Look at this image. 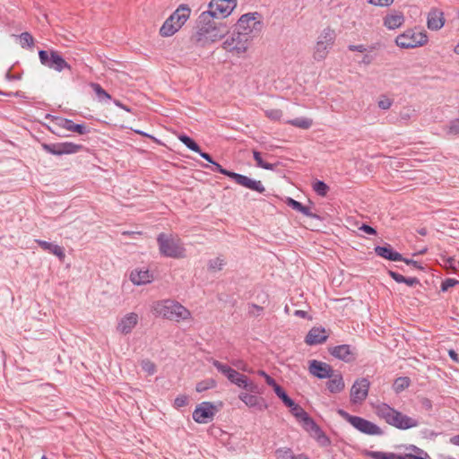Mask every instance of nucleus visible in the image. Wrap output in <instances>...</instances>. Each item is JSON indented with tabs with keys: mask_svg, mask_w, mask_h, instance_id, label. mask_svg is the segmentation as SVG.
Here are the masks:
<instances>
[{
	"mask_svg": "<svg viewBox=\"0 0 459 459\" xmlns=\"http://www.w3.org/2000/svg\"><path fill=\"white\" fill-rule=\"evenodd\" d=\"M374 250L377 255L389 261H400L403 259L402 254L394 250L389 244H385L384 246H377Z\"/></svg>",
	"mask_w": 459,
	"mask_h": 459,
	"instance_id": "25",
	"label": "nucleus"
},
{
	"mask_svg": "<svg viewBox=\"0 0 459 459\" xmlns=\"http://www.w3.org/2000/svg\"><path fill=\"white\" fill-rule=\"evenodd\" d=\"M400 459H426L421 455H416L411 453H406L404 455H400Z\"/></svg>",
	"mask_w": 459,
	"mask_h": 459,
	"instance_id": "57",
	"label": "nucleus"
},
{
	"mask_svg": "<svg viewBox=\"0 0 459 459\" xmlns=\"http://www.w3.org/2000/svg\"><path fill=\"white\" fill-rule=\"evenodd\" d=\"M60 126L71 132L77 133L79 134H86L90 133V129L84 124H75L73 120L64 118Z\"/></svg>",
	"mask_w": 459,
	"mask_h": 459,
	"instance_id": "29",
	"label": "nucleus"
},
{
	"mask_svg": "<svg viewBox=\"0 0 459 459\" xmlns=\"http://www.w3.org/2000/svg\"><path fill=\"white\" fill-rule=\"evenodd\" d=\"M447 133L454 135L459 134V118H455L450 121Z\"/></svg>",
	"mask_w": 459,
	"mask_h": 459,
	"instance_id": "49",
	"label": "nucleus"
},
{
	"mask_svg": "<svg viewBox=\"0 0 459 459\" xmlns=\"http://www.w3.org/2000/svg\"><path fill=\"white\" fill-rule=\"evenodd\" d=\"M188 404V396L186 394H181L176 397L174 400V407L175 408H181L185 407Z\"/></svg>",
	"mask_w": 459,
	"mask_h": 459,
	"instance_id": "48",
	"label": "nucleus"
},
{
	"mask_svg": "<svg viewBox=\"0 0 459 459\" xmlns=\"http://www.w3.org/2000/svg\"><path fill=\"white\" fill-rule=\"evenodd\" d=\"M141 366L143 370L147 372L149 375H153L156 371L154 363L149 359H143L141 363Z\"/></svg>",
	"mask_w": 459,
	"mask_h": 459,
	"instance_id": "46",
	"label": "nucleus"
},
{
	"mask_svg": "<svg viewBox=\"0 0 459 459\" xmlns=\"http://www.w3.org/2000/svg\"><path fill=\"white\" fill-rule=\"evenodd\" d=\"M100 100H111L110 94H108L101 86L97 82H91L90 84Z\"/></svg>",
	"mask_w": 459,
	"mask_h": 459,
	"instance_id": "39",
	"label": "nucleus"
},
{
	"mask_svg": "<svg viewBox=\"0 0 459 459\" xmlns=\"http://www.w3.org/2000/svg\"><path fill=\"white\" fill-rule=\"evenodd\" d=\"M212 364L220 373L224 375L230 383L247 392L259 394L258 385L251 381L246 375L239 373L229 365L223 364L216 359H212Z\"/></svg>",
	"mask_w": 459,
	"mask_h": 459,
	"instance_id": "3",
	"label": "nucleus"
},
{
	"mask_svg": "<svg viewBox=\"0 0 459 459\" xmlns=\"http://www.w3.org/2000/svg\"><path fill=\"white\" fill-rule=\"evenodd\" d=\"M157 243L160 255L165 257L183 258L186 256V249L180 239L172 235L160 233L157 237Z\"/></svg>",
	"mask_w": 459,
	"mask_h": 459,
	"instance_id": "6",
	"label": "nucleus"
},
{
	"mask_svg": "<svg viewBox=\"0 0 459 459\" xmlns=\"http://www.w3.org/2000/svg\"><path fill=\"white\" fill-rule=\"evenodd\" d=\"M290 409L291 414L297 419L298 421H302L308 413L299 404L293 401L292 406H288Z\"/></svg>",
	"mask_w": 459,
	"mask_h": 459,
	"instance_id": "34",
	"label": "nucleus"
},
{
	"mask_svg": "<svg viewBox=\"0 0 459 459\" xmlns=\"http://www.w3.org/2000/svg\"><path fill=\"white\" fill-rule=\"evenodd\" d=\"M263 27L262 15L257 12L241 15L236 24V29L251 41L261 33Z\"/></svg>",
	"mask_w": 459,
	"mask_h": 459,
	"instance_id": "5",
	"label": "nucleus"
},
{
	"mask_svg": "<svg viewBox=\"0 0 459 459\" xmlns=\"http://www.w3.org/2000/svg\"><path fill=\"white\" fill-rule=\"evenodd\" d=\"M368 2L377 6H389L394 0H368Z\"/></svg>",
	"mask_w": 459,
	"mask_h": 459,
	"instance_id": "54",
	"label": "nucleus"
},
{
	"mask_svg": "<svg viewBox=\"0 0 459 459\" xmlns=\"http://www.w3.org/2000/svg\"><path fill=\"white\" fill-rule=\"evenodd\" d=\"M370 382L362 377L355 380L351 388V402L352 403H361L366 400L368 394Z\"/></svg>",
	"mask_w": 459,
	"mask_h": 459,
	"instance_id": "17",
	"label": "nucleus"
},
{
	"mask_svg": "<svg viewBox=\"0 0 459 459\" xmlns=\"http://www.w3.org/2000/svg\"><path fill=\"white\" fill-rule=\"evenodd\" d=\"M214 19L215 17H213V14L209 9L207 11L202 12L197 19V30L199 28L209 27L212 24L216 23Z\"/></svg>",
	"mask_w": 459,
	"mask_h": 459,
	"instance_id": "33",
	"label": "nucleus"
},
{
	"mask_svg": "<svg viewBox=\"0 0 459 459\" xmlns=\"http://www.w3.org/2000/svg\"><path fill=\"white\" fill-rule=\"evenodd\" d=\"M254 393H240L238 399L242 401L249 408H259L261 409V403H264V399L253 394Z\"/></svg>",
	"mask_w": 459,
	"mask_h": 459,
	"instance_id": "30",
	"label": "nucleus"
},
{
	"mask_svg": "<svg viewBox=\"0 0 459 459\" xmlns=\"http://www.w3.org/2000/svg\"><path fill=\"white\" fill-rule=\"evenodd\" d=\"M236 6V0H211L208 9L215 19H223L228 17Z\"/></svg>",
	"mask_w": 459,
	"mask_h": 459,
	"instance_id": "15",
	"label": "nucleus"
},
{
	"mask_svg": "<svg viewBox=\"0 0 459 459\" xmlns=\"http://www.w3.org/2000/svg\"><path fill=\"white\" fill-rule=\"evenodd\" d=\"M217 410L213 403L203 402L193 411V419L195 422L205 424L212 420Z\"/></svg>",
	"mask_w": 459,
	"mask_h": 459,
	"instance_id": "16",
	"label": "nucleus"
},
{
	"mask_svg": "<svg viewBox=\"0 0 459 459\" xmlns=\"http://www.w3.org/2000/svg\"><path fill=\"white\" fill-rule=\"evenodd\" d=\"M389 276L398 283H404L406 277L394 271H388Z\"/></svg>",
	"mask_w": 459,
	"mask_h": 459,
	"instance_id": "51",
	"label": "nucleus"
},
{
	"mask_svg": "<svg viewBox=\"0 0 459 459\" xmlns=\"http://www.w3.org/2000/svg\"><path fill=\"white\" fill-rule=\"evenodd\" d=\"M138 315L131 312L123 316L117 324V330L122 334L130 333L138 323Z\"/></svg>",
	"mask_w": 459,
	"mask_h": 459,
	"instance_id": "21",
	"label": "nucleus"
},
{
	"mask_svg": "<svg viewBox=\"0 0 459 459\" xmlns=\"http://www.w3.org/2000/svg\"><path fill=\"white\" fill-rule=\"evenodd\" d=\"M276 454L280 457H284L291 454V450L290 448H280L276 450Z\"/></svg>",
	"mask_w": 459,
	"mask_h": 459,
	"instance_id": "61",
	"label": "nucleus"
},
{
	"mask_svg": "<svg viewBox=\"0 0 459 459\" xmlns=\"http://www.w3.org/2000/svg\"><path fill=\"white\" fill-rule=\"evenodd\" d=\"M313 190L320 196H325L329 191V186L322 180H316L313 183Z\"/></svg>",
	"mask_w": 459,
	"mask_h": 459,
	"instance_id": "41",
	"label": "nucleus"
},
{
	"mask_svg": "<svg viewBox=\"0 0 459 459\" xmlns=\"http://www.w3.org/2000/svg\"><path fill=\"white\" fill-rule=\"evenodd\" d=\"M226 32L227 28L225 25L213 23L209 27L199 28L192 35L191 41L196 46L205 47L221 39Z\"/></svg>",
	"mask_w": 459,
	"mask_h": 459,
	"instance_id": "7",
	"label": "nucleus"
},
{
	"mask_svg": "<svg viewBox=\"0 0 459 459\" xmlns=\"http://www.w3.org/2000/svg\"><path fill=\"white\" fill-rule=\"evenodd\" d=\"M448 355L453 361H455L456 363L459 362V355L457 354V352L455 350H449Z\"/></svg>",
	"mask_w": 459,
	"mask_h": 459,
	"instance_id": "63",
	"label": "nucleus"
},
{
	"mask_svg": "<svg viewBox=\"0 0 459 459\" xmlns=\"http://www.w3.org/2000/svg\"><path fill=\"white\" fill-rule=\"evenodd\" d=\"M327 338L328 334L324 327H313L306 335L305 342L308 345H317L325 342Z\"/></svg>",
	"mask_w": 459,
	"mask_h": 459,
	"instance_id": "22",
	"label": "nucleus"
},
{
	"mask_svg": "<svg viewBox=\"0 0 459 459\" xmlns=\"http://www.w3.org/2000/svg\"><path fill=\"white\" fill-rule=\"evenodd\" d=\"M152 311L156 316L179 322L192 318L191 312L174 299H162L153 302Z\"/></svg>",
	"mask_w": 459,
	"mask_h": 459,
	"instance_id": "1",
	"label": "nucleus"
},
{
	"mask_svg": "<svg viewBox=\"0 0 459 459\" xmlns=\"http://www.w3.org/2000/svg\"><path fill=\"white\" fill-rule=\"evenodd\" d=\"M329 353L346 363L353 362L357 359L356 349L349 344H341L329 349Z\"/></svg>",
	"mask_w": 459,
	"mask_h": 459,
	"instance_id": "18",
	"label": "nucleus"
},
{
	"mask_svg": "<svg viewBox=\"0 0 459 459\" xmlns=\"http://www.w3.org/2000/svg\"><path fill=\"white\" fill-rule=\"evenodd\" d=\"M22 48H32L34 46V38L29 32H22L19 36Z\"/></svg>",
	"mask_w": 459,
	"mask_h": 459,
	"instance_id": "42",
	"label": "nucleus"
},
{
	"mask_svg": "<svg viewBox=\"0 0 459 459\" xmlns=\"http://www.w3.org/2000/svg\"><path fill=\"white\" fill-rule=\"evenodd\" d=\"M328 378L329 380L326 382V387L330 393L337 394L344 389L345 384L341 374L333 373V377Z\"/></svg>",
	"mask_w": 459,
	"mask_h": 459,
	"instance_id": "28",
	"label": "nucleus"
},
{
	"mask_svg": "<svg viewBox=\"0 0 459 459\" xmlns=\"http://www.w3.org/2000/svg\"><path fill=\"white\" fill-rule=\"evenodd\" d=\"M368 455L373 459H400V455L391 452L370 451Z\"/></svg>",
	"mask_w": 459,
	"mask_h": 459,
	"instance_id": "35",
	"label": "nucleus"
},
{
	"mask_svg": "<svg viewBox=\"0 0 459 459\" xmlns=\"http://www.w3.org/2000/svg\"><path fill=\"white\" fill-rule=\"evenodd\" d=\"M35 241L43 250L55 255L60 261H64L65 254L62 247L41 239H36Z\"/></svg>",
	"mask_w": 459,
	"mask_h": 459,
	"instance_id": "27",
	"label": "nucleus"
},
{
	"mask_svg": "<svg viewBox=\"0 0 459 459\" xmlns=\"http://www.w3.org/2000/svg\"><path fill=\"white\" fill-rule=\"evenodd\" d=\"M373 59L374 58H373L372 56L366 54L359 63L363 64L365 65H370L372 63Z\"/></svg>",
	"mask_w": 459,
	"mask_h": 459,
	"instance_id": "62",
	"label": "nucleus"
},
{
	"mask_svg": "<svg viewBox=\"0 0 459 459\" xmlns=\"http://www.w3.org/2000/svg\"><path fill=\"white\" fill-rule=\"evenodd\" d=\"M267 117L273 120H280L282 116V111L281 109H270L265 112Z\"/></svg>",
	"mask_w": 459,
	"mask_h": 459,
	"instance_id": "50",
	"label": "nucleus"
},
{
	"mask_svg": "<svg viewBox=\"0 0 459 459\" xmlns=\"http://www.w3.org/2000/svg\"><path fill=\"white\" fill-rule=\"evenodd\" d=\"M231 364L236 367L238 369L242 370L244 372L252 373V368L243 360H233Z\"/></svg>",
	"mask_w": 459,
	"mask_h": 459,
	"instance_id": "47",
	"label": "nucleus"
},
{
	"mask_svg": "<svg viewBox=\"0 0 459 459\" xmlns=\"http://www.w3.org/2000/svg\"><path fill=\"white\" fill-rule=\"evenodd\" d=\"M300 423L303 429L312 437H314L317 441H328V438L324 431L309 415H307L302 421H300Z\"/></svg>",
	"mask_w": 459,
	"mask_h": 459,
	"instance_id": "20",
	"label": "nucleus"
},
{
	"mask_svg": "<svg viewBox=\"0 0 459 459\" xmlns=\"http://www.w3.org/2000/svg\"><path fill=\"white\" fill-rule=\"evenodd\" d=\"M178 139L191 151L195 152H200V146L188 135L180 134Z\"/></svg>",
	"mask_w": 459,
	"mask_h": 459,
	"instance_id": "38",
	"label": "nucleus"
},
{
	"mask_svg": "<svg viewBox=\"0 0 459 459\" xmlns=\"http://www.w3.org/2000/svg\"><path fill=\"white\" fill-rule=\"evenodd\" d=\"M404 283L412 287L420 284V280L416 277H406V281Z\"/></svg>",
	"mask_w": 459,
	"mask_h": 459,
	"instance_id": "58",
	"label": "nucleus"
},
{
	"mask_svg": "<svg viewBox=\"0 0 459 459\" xmlns=\"http://www.w3.org/2000/svg\"><path fill=\"white\" fill-rule=\"evenodd\" d=\"M39 58L42 65L56 72L60 73L64 70H72V66L56 50H39Z\"/></svg>",
	"mask_w": 459,
	"mask_h": 459,
	"instance_id": "12",
	"label": "nucleus"
},
{
	"mask_svg": "<svg viewBox=\"0 0 459 459\" xmlns=\"http://www.w3.org/2000/svg\"><path fill=\"white\" fill-rule=\"evenodd\" d=\"M287 204L291 207L293 210L301 212L303 215L309 218H316L317 216L314 214L310 208L303 205L300 202H298L292 198H288Z\"/></svg>",
	"mask_w": 459,
	"mask_h": 459,
	"instance_id": "31",
	"label": "nucleus"
},
{
	"mask_svg": "<svg viewBox=\"0 0 459 459\" xmlns=\"http://www.w3.org/2000/svg\"><path fill=\"white\" fill-rule=\"evenodd\" d=\"M130 280L135 285H143L152 282L153 275L148 269H134L130 273Z\"/></svg>",
	"mask_w": 459,
	"mask_h": 459,
	"instance_id": "24",
	"label": "nucleus"
},
{
	"mask_svg": "<svg viewBox=\"0 0 459 459\" xmlns=\"http://www.w3.org/2000/svg\"><path fill=\"white\" fill-rule=\"evenodd\" d=\"M360 230L362 231H364L365 233L369 234V235H374V234L377 233V231H376V230L374 228H372L371 226L367 225V224H363L360 227Z\"/></svg>",
	"mask_w": 459,
	"mask_h": 459,
	"instance_id": "59",
	"label": "nucleus"
},
{
	"mask_svg": "<svg viewBox=\"0 0 459 459\" xmlns=\"http://www.w3.org/2000/svg\"><path fill=\"white\" fill-rule=\"evenodd\" d=\"M410 378L407 377H402L395 379L394 387L396 392H400L410 385Z\"/></svg>",
	"mask_w": 459,
	"mask_h": 459,
	"instance_id": "43",
	"label": "nucleus"
},
{
	"mask_svg": "<svg viewBox=\"0 0 459 459\" xmlns=\"http://www.w3.org/2000/svg\"><path fill=\"white\" fill-rule=\"evenodd\" d=\"M190 13L191 9L187 4H180L160 27V36L170 37L178 32L189 19Z\"/></svg>",
	"mask_w": 459,
	"mask_h": 459,
	"instance_id": "4",
	"label": "nucleus"
},
{
	"mask_svg": "<svg viewBox=\"0 0 459 459\" xmlns=\"http://www.w3.org/2000/svg\"><path fill=\"white\" fill-rule=\"evenodd\" d=\"M225 264H226V262H225L224 258H222L221 256H218L214 259L209 260L207 266H208L209 271L215 272V271L222 270Z\"/></svg>",
	"mask_w": 459,
	"mask_h": 459,
	"instance_id": "37",
	"label": "nucleus"
},
{
	"mask_svg": "<svg viewBox=\"0 0 459 459\" xmlns=\"http://www.w3.org/2000/svg\"><path fill=\"white\" fill-rule=\"evenodd\" d=\"M211 169L214 172H219L233 179L238 185L242 186L247 189L258 192L260 194L265 191V188L260 180L252 179L245 175L230 171L218 162L214 161Z\"/></svg>",
	"mask_w": 459,
	"mask_h": 459,
	"instance_id": "8",
	"label": "nucleus"
},
{
	"mask_svg": "<svg viewBox=\"0 0 459 459\" xmlns=\"http://www.w3.org/2000/svg\"><path fill=\"white\" fill-rule=\"evenodd\" d=\"M348 49L350 51H357L360 53H364L368 50L365 45L359 44V45H349Z\"/></svg>",
	"mask_w": 459,
	"mask_h": 459,
	"instance_id": "56",
	"label": "nucleus"
},
{
	"mask_svg": "<svg viewBox=\"0 0 459 459\" xmlns=\"http://www.w3.org/2000/svg\"><path fill=\"white\" fill-rule=\"evenodd\" d=\"M287 125H290L292 126L300 128V129H309L313 126V119L309 117H296L294 119H289L284 122Z\"/></svg>",
	"mask_w": 459,
	"mask_h": 459,
	"instance_id": "32",
	"label": "nucleus"
},
{
	"mask_svg": "<svg viewBox=\"0 0 459 459\" xmlns=\"http://www.w3.org/2000/svg\"><path fill=\"white\" fill-rule=\"evenodd\" d=\"M41 148L48 153L61 156L65 154H74L81 150L83 146L72 142H63L56 143H41Z\"/></svg>",
	"mask_w": 459,
	"mask_h": 459,
	"instance_id": "14",
	"label": "nucleus"
},
{
	"mask_svg": "<svg viewBox=\"0 0 459 459\" xmlns=\"http://www.w3.org/2000/svg\"><path fill=\"white\" fill-rule=\"evenodd\" d=\"M215 386H216L215 380H213L212 378H209V379H205V380H203L201 382H198L196 384L195 390L198 393H202V392H204L206 390L214 388Z\"/></svg>",
	"mask_w": 459,
	"mask_h": 459,
	"instance_id": "40",
	"label": "nucleus"
},
{
	"mask_svg": "<svg viewBox=\"0 0 459 459\" xmlns=\"http://www.w3.org/2000/svg\"><path fill=\"white\" fill-rule=\"evenodd\" d=\"M253 157H254V160L256 162V166L257 167L264 169H267V170L274 169L275 165L272 164V163H269V162H265L263 160L262 155H261V153L258 151H253Z\"/></svg>",
	"mask_w": 459,
	"mask_h": 459,
	"instance_id": "36",
	"label": "nucleus"
},
{
	"mask_svg": "<svg viewBox=\"0 0 459 459\" xmlns=\"http://www.w3.org/2000/svg\"><path fill=\"white\" fill-rule=\"evenodd\" d=\"M338 414L361 433L371 436L383 435V430L380 427L364 418L351 415L342 409L338 410Z\"/></svg>",
	"mask_w": 459,
	"mask_h": 459,
	"instance_id": "9",
	"label": "nucleus"
},
{
	"mask_svg": "<svg viewBox=\"0 0 459 459\" xmlns=\"http://www.w3.org/2000/svg\"><path fill=\"white\" fill-rule=\"evenodd\" d=\"M272 387H273L274 393L276 394V395H280V394L282 393V391H284V389L277 383H275V385H273Z\"/></svg>",
	"mask_w": 459,
	"mask_h": 459,
	"instance_id": "64",
	"label": "nucleus"
},
{
	"mask_svg": "<svg viewBox=\"0 0 459 459\" xmlns=\"http://www.w3.org/2000/svg\"><path fill=\"white\" fill-rule=\"evenodd\" d=\"M428 42V36L424 31L407 30L395 39V43L401 48H414L421 47Z\"/></svg>",
	"mask_w": 459,
	"mask_h": 459,
	"instance_id": "13",
	"label": "nucleus"
},
{
	"mask_svg": "<svg viewBox=\"0 0 459 459\" xmlns=\"http://www.w3.org/2000/svg\"><path fill=\"white\" fill-rule=\"evenodd\" d=\"M401 261L404 262L408 265L413 266L416 269H419V270H423L424 269L423 266L421 265V264L420 262H418V261H415V260H412V259H409V258H405V257H403V259H402Z\"/></svg>",
	"mask_w": 459,
	"mask_h": 459,
	"instance_id": "53",
	"label": "nucleus"
},
{
	"mask_svg": "<svg viewBox=\"0 0 459 459\" xmlns=\"http://www.w3.org/2000/svg\"><path fill=\"white\" fill-rule=\"evenodd\" d=\"M393 100L386 97L385 95H382L380 100L377 102L378 108L384 110L389 109L393 105Z\"/></svg>",
	"mask_w": 459,
	"mask_h": 459,
	"instance_id": "44",
	"label": "nucleus"
},
{
	"mask_svg": "<svg viewBox=\"0 0 459 459\" xmlns=\"http://www.w3.org/2000/svg\"><path fill=\"white\" fill-rule=\"evenodd\" d=\"M375 412L387 424L398 429H409L419 425V421L416 419L403 414L385 403L377 404L375 407Z\"/></svg>",
	"mask_w": 459,
	"mask_h": 459,
	"instance_id": "2",
	"label": "nucleus"
},
{
	"mask_svg": "<svg viewBox=\"0 0 459 459\" xmlns=\"http://www.w3.org/2000/svg\"><path fill=\"white\" fill-rule=\"evenodd\" d=\"M455 285H459V281L452 278H446L441 282V291L446 292L451 287H454Z\"/></svg>",
	"mask_w": 459,
	"mask_h": 459,
	"instance_id": "45",
	"label": "nucleus"
},
{
	"mask_svg": "<svg viewBox=\"0 0 459 459\" xmlns=\"http://www.w3.org/2000/svg\"><path fill=\"white\" fill-rule=\"evenodd\" d=\"M428 28L432 30H437L441 29L445 24L443 12L433 9L429 13L428 15Z\"/></svg>",
	"mask_w": 459,
	"mask_h": 459,
	"instance_id": "26",
	"label": "nucleus"
},
{
	"mask_svg": "<svg viewBox=\"0 0 459 459\" xmlns=\"http://www.w3.org/2000/svg\"><path fill=\"white\" fill-rule=\"evenodd\" d=\"M336 34L333 30L327 27L322 30L316 39L313 57L316 61H322L327 56L329 50L333 48Z\"/></svg>",
	"mask_w": 459,
	"mask_h": 459,
	"instance_id": "10",
	"label": "nucleus"
},
{
	"mask_svg": "<svg viewBox=\"0 0 459 459\" xmlns=\"http://www.w3.org/2000/svg\"><path fill=\"white\" fill-rule=\"evenodd\" d=\"M277 396L282 401V403L286 406H292L293 405V400L287 394L285 390L282 391V393H281L280 395H277Z\"/></svg>",
	"mask_w": 459,
	"mask_h": 459,
	"instance_id": "52",
	"label": "nucleus"
},
{
	"mask_svg": "<svg viewBox=\"0 0 459 459\" xmlns=\"http://www.w3.org/2000/svg\"><path fill=\"white\" fill-rule=\"evenodd\" d=\"M407 449L415 452L417 454L416 455H421V456L425 457L426 459H427V457H429V455L427 452L417 447L416 446L411 445L409 447H407Z\"/></svg>",
	"mask_w": 459,
	"mask_h": 459,
	"instance_id": "55",
	"label": "nucleus"
},
{
	"mask_svg": "<svg viewBox=\"0 0 459 459\" xmlns=\"http://www.w3.org/2000/svg\"><path fill=\"white\" fill-rule=\"evenodd\" d=\"M197 153L209 163H211L212 165L213 164L214 160L209 153L203 152L201 149L200 152H197Z\"/></svg>",
	"mask_w": 459,
	"mask_h": 459,
	"instance_id": "60",
	"label": "nucleus"
},
{
	"mask_svg": "<svg viewBox=\"0 0 459 459\" xmlns=\"http://www.w3.org/2000/svg\"><path fill=\"white\" fill-rule=\"evenodd\" d=\"M308 371L312 376L319 379L332 377L333 373V369L331 365L316 359L309 361Z\"/></svg>",
	"mask_w": 459,
	"mask_h": 459,
	"instance_id": "19",
	"label": "nucleus"
},
{
	"mask_svg": "<svg viewBox=\"0 0 459 459\" xmlns=\"http://www.w3.org/2000/svg\"><path fill=\"white\" fill-rule=\"evenodd\" d=\"M251 42L252 41L249 40L248 38L235 29V30L223 41L222 48L227 52H230L233 55L239 56L247 51Z\"/></svg>",
	"mask_w": 459,
	"mask_h": 459,
	"instance_id": "11",
	"label": "nucleus"
},
{
	"mask_svg": "<svg viewBox=\"0 0 459 459\" xmlns=\"http://www.w3.org/2000/svg\"><path fill=\"white\" fill-rule=\"evenodd\" d=\"M384 26L388 30H395L404 23V15L400 11H393L384 17Z\"/></svg>",
	"mask_w": 459,
	"mask_h": 459,
	"instance_id": "23",
	"label": "nucleus"
}]
</instances>
